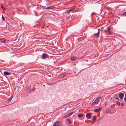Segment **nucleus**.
<instances>
[{
  "label": "nucleus",
  "mask_w": 126,
  "mask_h": 126,
  "mask_svg": "<svg viewBox=\"0 0 126 126\" xmlns=\"http://www.w3.org/2000/svg\"><path fill=\"white\" fill-rule=\"evenodd\" d=\"M1 8H3V10H4V7L3 6V5L1 4Z\"/></svg>",
  "instance_id": "5701e85b"
},
{
  "label": "nucleus",
  "mask_w": 126,
  "mask_h": 126,
  "mask_svg": "<svg viewBox=\"0 0 126 126\" xmlns=\"http://www.w3.org/2000/svg\"><path fill=\"white\" fill-rule=\"evenodd\" d=\"M2 19L3 20H4V17L2 15Z\"/></svg>",
  "instance_id": "a878e982"
},
{
  "label": "nucleus",
  "mask_w": 126,
  "mask_h": 126,
  "mask_svg": "<svg viewBox=\"0 0 126 126\" xmlns=\"http://www.w3.org/2000/svg\"><path fill=\"white\" fill-rule=\"evenodd\" d=\"M30 91H33V89H31V90H30Z\"/></svg>",
  "instance_id": "c756f323"
},
{
  "label": "nucleus",
  "mask_w": 126,
  "mask_h": 126,
  "mask_svg": "<svg viewBox=\"0 0 126 126\" xmlns=\"http://www.w3.org/2000/svg\"><path fill=\"white\" fill-rule=\"evenodd\" d=\"M83 114H79L78 115V117L79 118H80L82 117L83 116Z\"/></svg>",
  "instance_id": "ddd939ff"
},
{
  "label": "nucleus",
  "mask_w": 126,
  "mask_h": 126,
  "mask_svg": "<svg viewBox=\"0 0 126 126\" xmlns=\"http://www.w3.org/2000/svg\"><path fill=\"white\" fill-rule=\"evenodd\" d=\"M126 102V100H124Z\"/></svg>",
  "instance_id": "2f4dec72"
},
{
  "label": "nucleus",
  "mask_w": 126,
  "mask_h": 126,
  "mask_svg": "<svg viewBox=\"0 0 126 126\" xmlns=\"http://www.w3.org/2000/svg\"><path fill=\"white\" fill-rule=\"evenodd\" d=\"M91 114L90 113H88L86 114V116L87 118L88 119H90L91 117Z\"/></svg>",
  "instance_id": "423d86ee"
},
{
  "label": "nucleus",
  "mask_w": 126,
  "mask_h": 126,
  "mask_svg": "<svg viewBox=\"0 0 126 126\" xmlns=\"http://www.w3.org/2000/svg\"><path fill=\"white\" fill-rule=\"evenodd\" d=\"M101 99V98L100 97L97 98L95 100L93 103V104H96L99 102L100 100Z\"/></svg>",
  "instance_id": "f03ea898"
},
{
  "label": "nucleus",
  "mask_w": 126,
  "mask_h": 126,
  "mask_svg": "<svg viewBox=\"0 0 126 126\" xmlns=\"http://www.w3.org/2000/svg\"><path fill=\"white\" fill-rule=\"evenodd\" d=\"M69 116H70V114H68L64 116V118H66L68 117H69Z\"/></svg>",
  "instance_id": "dca6fc26"
},
{
  "label": "nucleus",
  "mask_w": 126,
  "mask_h": 126,
  "mask_svg": "<svg viewBox=\"0 0 126 126\" xmlns=\"http://www.w3.org/2000/svg\"><path fill=\"white\" fill-rule=\"evenodd\" d=\"M123 15L124 16H126V12H124V13H123Z\"/></svg>",
  "instance_id": "393cba45"
},
{
  "label": "nucleus",
  "mask_w": 126,
  "mask_h": 126,
  "mask_svg": "<svg viewBox=\"0 0 126 126\" xmlns=\"http://www.w3.org/2000/svg\"><path fill=\"white\" fill-rule=\"evenodd\" d=\"M119 98L121 99H122L124 96V94L121 93L119 94Z\"/></svg>",
  "instance_id": "0eeeda50"
},
{
  "label": "nucleus",
  "mask_w": 126,
  "mask_h": 126,
  "mask_svg": "<svg viewBox=\"0 0 126 126\" xmlns=\"http://www.w3.org/2000/svg\"><path fill=\"white\" fill-rule=\"evenodd\" d=\"M75 113V111H73V112H72L71 113H69V114H70V116L73 113Z\"/></svg>",
  "instance_id": "aec40b11"
},
{
  "label": "nucleus",
  "mask_w": 126,
  "mask_h": 126,
  "mask_svg": "<svg viewBox=\"0 0 126 126\" xmlns=\"http://www.w3.org/2000/svg\"><path fill=\"white\" fill-rule=\"evenodd\" d=\"M99 30H100V29H98V32L94 34V36L96 38H98L99 36L100 33Z\"/></svg>",
  "instance_id": "39448f33"
},
{
  "label": "nucleus",
  "mask_w": 126,
  "mask_h": 126,
  "mask_svg": "<svg viewBox=\"0 0 126 126\" xmlns=\"http://www.w3.org/2000/svg\"><path fill=\"white\" fill-rule=\"evenodd\" d=\"M117 96L116 95L114 97H115V96Z\"/></svg>",
  "instance_id": "7c9ffc66"
},
{
  "label": "nucleus",
  "mask_w": 126,
  "mask_h": 126,
  "mask_svg": "<svg viewBox=\"0 0 126 126\" xmlns=\"http://www.w3.org/2000/svg\"><path fill=\"white\" fill-rule=\"evenodd\" d=\"M101 110V108H99L94 110V111L95 112H99Z\"/></svg>",
  "instance_id": "6e6552de"
},
{
  "label": "nucleus",
  "mask_w": 126,
  "mask_h": 126,
  "mask_svg": "<svg viewBox=\"0 0 126 126\" xmlns=\"http://www.w3.org/2000/svg\"><path fill=\"white\" fill-rule=\"evenodd\" d=\"M68 121H69V123L70 124H71L72 123L71 121L69 119H68Z\"/></svg>",
  "instance_id": "b1692460"
},
{
  "label": "nucleus",
  "mask_w": 126,
  "mask_h": 126,
  "mask_svg": "<svg viewBox=\"0 0 126 126\" xmlns=\"http://www.w3.org/2000/svg\"><path fill=\"white\" fill-rule=\"evenodd\" d=\"M1 42H2L3 43H4L5 42V40L4 39L2 38L1 39Z\"/></svg>",
  "instance_id": "4468645a"
},
{
  "label": "nucleus",
  "mask_w": 126,
  "mask_h": 126,
  "mask_svg": "<svg viewBox=\"0 0 126 126\" xmlns=\"http://www.w3.org/2000/svg\"><path fill=\"white\" fill-rule=\"evenodd\" d=\"M13 98V97L12 96H11V97H10V98H9L8 99V101L9 102H10L11 101V100H12Z\"/></svg>",
  "instance_id": "f3484780"
},
{
  "label": "nucleus",
  "mask_w": 126,
  "mask_h": 126,
  "mask_svg": "<svg viewBox=\"0 0 126 126\" xmlns=\"http://www.w3.org/2000/svg\"><path fill=\"white\" fill-rule=\"evenodd\" d=\"M48 55L46 53L43 54L41 56V58L43 59H45L48 58Z\"/></svg>",
  "instance_id": "7ed1b4c3"
},
{
  "label": "nucleus",
  "mask_w": 126,
  "mask_h": 126,
  "mask_svg": "<svg viewBox=\"0 0 126 126\" xmlns=\"http://www.w3.org/2000/svg\"><path fill=\"white\" fill-rule=\"evenodd\" d=\"M54 7L53 6H50L49 7H47V9H53L54 8Z\"/></svg>",
  "instance_id": "9b49d317"
},
{
  "label": "nucleus",
  "mask_w": 126,
  "mask_h": 126,
  "mask_svg": "<svg viewBox=\"0 0 126 126\" xmlns=\"http://www.w3.org/2000/svg\"><path fill=\"white\" fill-rule=\"evenodd\" d=\"M116 104L117 105L120 106V103L119 102H116Z\"/></svg>",
  "instance_id": "6ab92c4d"
},
{
  "label": "nucleus",
  "mask_w": 126,
  "mask_h": 126,
  "mask_svg": "<svg viewBox=\"0 0 126 126\" xmlns=\"http://www.w3.org/2000/svg\"><path fill=\"white\" fill-rule=\"evenodd\" d=\"M77 59V57L74 56H72L70 58V60L71 61H74Z\"/></svg>",
  "instance_id": "20e7f679"
},
{
  "label": "nucleus",
  "mask_w": 126,
  "mask_h": 126,
  "mask_svg": "<svg viewBox=\"0 0 126 126\" xmlns=\"http://www.w3.org/2000/svg\"><path fill=\"white\" fill-rule=\"evenodd\" d=\"M124 100H126V94H125V96L124 98Z\"/></svg>",
  "instance_id": "bb28decb"
},
{
  "label": "nucleus",
  "mask_w": 126,
  "mask_h": 126,
  "mask_svg": "<svg viewBox=\"0 0 126 126\" xmlns=\"http://www.w3.org/2000/svg\"><path fill=\"white\" fill-rule=\"evenodd\" d=\"M67 75V74L66 73H64L60 75L61 77H63Z\"/></svg>",
  "instance_id": "9d476101"
},
{
  "label": "nucleus",
  "mask_w": 126,
  "mask_h": 126,
  "mask_svg": "<svg viewBox=\"0 0 126 126\" xmlns=\"http://www.w3.org/2000/svg\"><path fill=\"white\" fill-rule=\"evenodd\" d=\"M74 10V9H71L70 10H67V11L68 12V13H70V12L73 11Z\"/></svg>",
  "instance_id": "a211bd4d"
},
{
  "label": "nucleus",
  "mask_w": 126,
  "mask_h": 126,
  "mask_svg": "<svg viewBox=\"0 0 126 126\" xmlns=\"http://www.w3.org/2000/svg\"><path fill=\"white\" fill-rule=\"evenodd\" d=\"M110 27H107V29L105 30V32H107L108 31L110 30Z\"/></svg>",
  "instance_id": "1a4fd4ad"
},
{
  "label": "nucleus",
  "mask_w": 126,
  "mask_h": 126,
  "mask_svg": "<svg viewBox=\"0 0 126 126\" xmlns=\"http://www.w3.org/2000/svg\"><path fill=\"white\" fill-rule=\"evenodd\" d=\"M93 121H92L91 122L92 123H95L96 122L95 120H94L93 119Z\"/></svg>",
  "instance_id": "412c9836"
},
{
  "label": "nucleus",
  "mask_w": 126,
  "mask_h": 126,
  "mask_svg": "<svg viewBox=\"0 0 126 126\" xmlns=\"http://www.w3.org/2000/svg\"><path fill=\"white\" fill-rule=\"evenodd\" d=\"M62 125V123L59 121H56L53 124V125L54 126H59Z\"/></svg>",
  "instance_id": "f257e3e1"
},
{
  "label": "nucleus",
  "mask_w": 126,
  "mask_h": 126,
  "mask_svg": "<svg viewBox=\"0 0 126 126\" xmlns=\"http://www.w3.org/2000/svg\"><path fill=\"white\" fill-rule=\"evenodd\" d=\"M106 34H108L110 35L111 33V32L110 31H109L107 32H105Z\"/></svg>",
  "instance_id": "2eb2a0df"
},
{
  "label": "nucleus",
  "mask_w": 126,
  "mask_h": 126,
  "mask_svg": "<svg viewBox=\"0 0 126 126\" xmlns=\"http://www.w3.org/2000/svg\"><path fill=\"white\" fill-rule=\"evenodd\" d=\"M123 104L122 103H121V106H123Z\"/></svg>",
  "instance_id": "c85d7f7f"
},
{
  "label": "nucleus",
  "mask_w": 126,
  "mask_h": 126,
  "mask_svg": "<svg viewBox=\"0 0 126 126\" xmlns=\"http://www.w3.org/2000/svg\"><path fill=\"white\" fill-rule=\"evenodd\" d=\"M29 88H30V87H29V86L27 87L26 88V90H28L29 89Z\"/></svg>",
  "instance_id": "4be33fe9"
},
{
  "label": "nucleus",
  "mask_w": 126,
  "mask_h": 126,
  "mask_svg": "<svg viewBox=\"0 0 126 126\" xmlns=\"http://www.w3.org/2000/svg\"><path fill=\"white\" fill-rule=\"evenodd\" d=\"M4 74L5 75H8L10 74V73L9 72L5 71L4 72Z\"/></svg>",
  "instance_id": "f8f14e48"
},
{
  "label": "nucleus",
  "mask_w": 126,
  "mask_h": 126,
  "mask_svg": "<svg viewBox=\"0 0 126 126\" xmlns=\"http://www.w3.org/2000/svg\"><path fill=\"white\" fill-rule=\"evenodd\" d=\"M35 88H34V89H33V91H34V90H35Z\"/></svg>",
  "instance_id": "cd10ccee"
}]
</instances>
